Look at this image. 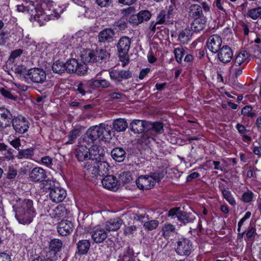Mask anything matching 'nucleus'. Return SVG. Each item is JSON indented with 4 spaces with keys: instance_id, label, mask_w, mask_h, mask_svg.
I'll list each match as a JSON object with an SVG mask.
<instances>
[{
    "instance_id": "obj_1",
    "label": "nucleus",
    "mask_w": 261,
    "mask_h": 261,
    "mask_svg": "<svg viewBox=\"0 0 261 261\" xmlns=\"http://www.w3.org/2000/svg\"><path fill=\"white\" fill-rule=\"evenodd\" d=\"M85 174H90L92 177L97 175L105 176L109 172V164L104 158L102 161L92 163L90 161L85 162L82 165Z\"/></svg>"
},
{
    "instance_id": "obj_2",
    "label": "nucleus",
    "mask_w": 261,
    "mask_h": 261,
    "mask_svg": "<svg viewBox=\"0 0 261 261\" xmlns=\"http://www.w3.org/2000/svg\"><path fill=\"white\" fill-rule=\"evenodd\" d=\"M110 54L106 49L96 47L95 49H86L81 55L82 61L85 64L89 63L106 62L109 59Z\"/></svg>"
},
{
    "instance_id": "obj_3",
    "label": "nucleus",
    "mask_w": 261,
    "mask_h": 261,
    "mask_svg": "<svg viewBox=\"0 0 261 261\" xmlns=\"http://www.w3.org/2000/svg\"><path fill=\"white\" fill-rule=\"evenodd\" d=\"M112 132L108 125L105 126L101 124L99 126H94L89 128L87 131V135L89 139L92 142L97 139L106 142L111 139Z\"/></svg>"
},
{
    "instance_id": "obj_4",
    "label": "nucleus",
    "mask_w": 261,
    "mask_h": 261,
    "mask_svg": "<svg viewBox=\"0 0 261 261\" xmlns=\"http://www.w3.org/2000/svg\"><path fill=\"white\" fill-rule=\"evenodd\" d=\"M131 43L130 39L128 37L123 36L118 41L117 45L119 60L122 62V66L124 67L129 62L128 52Z\"/></svg>"
},
{
    "instance_id": "obj_5",
    "label": "nucleus",
    "mask_w": 261,
    "mask_h": 261,
    "mask_svg": "<svg viewBox=\"0 0 261 261\" xmlns=\"http://www.w3.org/2000/svg\"><path fill=\"white\" fill-rule=\"evenodd\" d=\"M48 185L49 186L47 188L49 190V197L51 201L55 203L63 201L67 196L66 190L51 180H49Z\"/></svg>"
},
{
    "instance_id": "obj_6",
    "label": "nucleus",
    "mask_w": 261,
    "mask_h": 261,
    "mask_svg": "<svg viewBox=\"0 0 261 261\" xmlns=\"http://www.w3.org/2000/svg\"><path fill=\"white\" fill-rule=\"evenodd\" d=\"M174 249L178 255L187 257L189 256L192 251L193 244L188 238H179L176 241Z\"/></svg>"
},
{
    "instance_id": "obj_7",
    "label": "nucleus",
    "mask_w": 261,
    "mask_h": 261,
    "mask_svg": "<svg viewBox=\"0 0 261 261\" xmlns=\"http://www.w3.org/2000/svg\"><path fill=\"white\" fill-rule=\"evenodd\" d=\"M12 127L15 133L19 136L26 133L30 127V123L28 120L22 115L14 116L11 121Z\"/></svg>"
},
{
    "instance_id": "obj_8",
    "label": "nucleus",
    "mask_w": 261,
    "mask_h": 261,
    "mask_svg": "<svg viewBox=\"0 0 261 261\" xmlns=\"http://www.w3.org/2000/svg\"><path fill=\"white\" fill-rule=\"evenodd\" d=\"M46 71L41 68L35 67L29 69L27 74V83L33 82L35 84H43L46 80Z\"/></svg>"
},
{
    "instance_id": "obj_9",
    "label": "nucleus",
    "mask_w": 261,
    "mask_h": 261,
    "mask_svg": "<svg viewBox=\"0 0 261 261\" xmlns=\"http://www.w3.org/2000/svg\"><path fill=\"white\" fill-rule=\"evenodd\" d=\"M168 216L172 219L177 218L178 221L184 224L192 222L195 219V217L191 214H189L177 207L171 208L168 212Z\"/></svg>"
},
{
    "instance_id": "obj_10",
    "label": "nucleus",
    "mask_w": 261,
    "mask_h": 261,
    "mask_svg": "<svg viewBox=\"0 0 261 261\" xmlns=\"http://www.w3.org/2000/svg\"><path fill=\"white\" fill-rule=\"evenodd\" d=\"M87 64H79L75 59H70L65 63L66 72L68 73H75L79 75H84L87 70Z\"/></svg>"
},
{
    "instance_id": "obj_11",
    "label": "nucleus",
    "mask_w": 261,
    "mask_h": 261,
    "mask_svg": "<svg viewBox=\"0 0 261 261\" xmlns=\"http://www.w3.org/2000/svg\"><path fill=\"white\" fill-rule=\"evenodd\" d=\"M29 178L34 182H43L45 186H48L49 180H46V171L41 167L34 168L29 173Z\"/></svg>"
},
{
    "instance_id": "obj_12",
    "label": "nucleus",
    "mask_w": 261,
    "mask_h": 261,
    "mask_svg": "<svg viewBox=\"0 0 261 261\" xmlns=\"http://www.w3.org/2000/svg\"><path fill=\"white\" fill-rule=\"evenodd\" d=\"M109 75L111 80L118 83L132 77V73L129 70L113 69L109 71Z\"/></svg>"
},
{
    "instance_id": "obj_13",
    "label": "nucleus",
    "mask_w": 261,
    "mask_h": 261,
    "mask_svg": "<svg viewBox=\"0 0 261 261\" xmlns=\"http://www.w3.org/2000/svg\"><path fill=\"white\" fill-rule=\"evenodd\" d=\"M91 234L92 240L96 244L103 242L108 236L107 230L100 226L94 227L91 232Z\"/></svg>"
},
{
    "instance_id": "obj_14",
    "label": "nucleus",
    "mask_w": 261,
    "mask_h": 261,
    "mask_svg": "<svg viewBox=\"0 0 261 261\" xmlns=\"http://www.w3.org/2000/svg\"><path fill=\"white\" fill-rule=\"evenodd\" d=\"M89 150V161L92 163L102 161L105 158V153L103 149L97 145H92Z\"/></svg>"
},
{
    "instance_id": "obj_15",
    "label": "nucleus",
    "mask_w": 261,
    "mask_h": 261,
    "mask_svg": "<svg viewBox=\"0 0 261 261\" xmlns=\"http://www.w3.org/2000/svg\"><path fill=\"white\" fill-rule=\"evenodd\" d=\"M36 213L24 211L23 210H16L15 217L18 222L22 224H30L35 216Z\"/></svg>"
},
{
    "instance_id": "obj_16",
    "label": "nucleus",
    "mask_w": 261,
    "mask_h": 261,
    "mask_svg": "<svg viewBox=\"0 0 261 261\" xmlns=\"http://www.w3.org/2000/svg\"><path fill=\"white\" fill-rule=\"evenodd\" d=\"M207 46L213 53H217L221 49L222 39L220 36L213 35L210 37L207 41Z\"/></svg>"
},
{
    "instance_id": "obj_17",
    "label": "nucleus",
    "mask_w": 261,
    "mask_h": 261,
    "mask_svg": "<svg viewBox=\"0 0 261 261\" xmlns=\"http://www.w3.org/2000/svg\"><path fill=\"white\" fill-rule=\"evenodd\" d=\"M218 58L223 63L230 62L233 57L232 49L228 45H223L218 51Z\"/></svg>"
},
{
    "instance_id": "obj_18",
    "label": "nucleus",
    "mask_w": 261,
    "mask_h": 261,
    "mask_svg": "<svg viewBox=\"0 0 261 261\" xmlns=\"http://www.w3.org/2000/svg\"><path fill=\"white\" fill-rule=\"evenodd\" d=\"M73 230V225L70 221L62 220L58 224L57 231L59 234L62 236H67L71 233Z\"/></svg>"
},
{
    "instance_id": "obj_19",
    "label": "nucleus",
    "mask_w": 261,
    "mask_h": 261,
    "mask_svg": "<svg viewBox=\"0 0 261 261\" xmlns=\"http://www.w3.org/2000/svg\"><path fill=\"white\" fill-rule=\"evenodd\" d=\"M148 121L135 119L130 124V129L134 134H142L147 131Z\"/></svg>"
},
{
    "instance_id": "obj_20",
    "label": "nucleus",
    "mask_w": 261,
    "mask_h": 261,
    "mask_svg": "<svg viewBox=\"0 0 261 261\" xmlns=\"http://www.w3.org/2000/svg\"><path fill=\"white\" fill-rule=\"evenodd\" d=\"M13 117L10 111L5 108H0V127L6 128L10 125Z\"/></svg>"
},
{
    "instance_id": "obj_21",
    "label": "nucleus",
    "mask_w": 261,
    "mask_h": 261,
    "mask_svg": "<svg viewBox=\"0 0 261 261\" xmlns=\"http://www.w3.org/2000/svg\"><path fill=\"white\" fill-rule=\"evenodd\" d=\"M137 187L142 190H148L154 186L152 178L148 176H141L136 180Z\"/></svg>"
},
{
    "instance_id": "obj_22",
    "label": "nucleus",
    "mask_w": 261,
    "mask_h": 261,
    "mask_svg": "<svg viewBox=\"0 0 261 261\" xmlns=\"http://www.w3.org/2000/svg\"><path fill=\"white\" fill-rule=\"evenodd\" d=\"M89 150L86 145L79 146L75 150V155L79 162H84V163L89 161Z\"/></svg>"
},
{
    "instance_id": "obj_23",
    "label": "nucleus",
    "mask_w": 261,
    "mask_h": 261,
    "mask_svg": "<svg viewBox=\"0 0 261 261\" xmlns=\"http://www.w3.org/2000/svg\"><path fill=\"white\" fill-rule=\"evenodd\" d=\"M205 17H195L191 24V30L198 33L203 30L206 26Z\"/></svg>"
},
{
    "instance_id": "obj_24",
    "label": "nucleus",
    "mask_w": 261,
    "mask_h": 261,
    "mask_svg": "<svg viewBox=\"0 0 261 261\" xmlns=\"http://www.w3.org/2000/svg\"><path fill=\"white\" fill-rule=\"evenodd\" d=\"M155 134L149 131H145L137 140V143L142 146H147L150 143V140H154Z\"/></svg>"
},
{
    "instance_id": "obj_25",
    "label": "nucleus",
    "mask_w": 261,
    "mask_h": 261,
    "mask_svg": "<svg viewBox=\"0 0 261 261\" xmlns=\"http://www.w3.org/2000/svg\"><path fill=\"white\" fill-rule=\"evenodd\" d=\"M111 156L113 160L118 162H123L126 155L125 150L121 147H116L111 150Z\"/></svg>"
},
{
    "instance_id": "obj_26",
    "label": "nucleus",
    "mask_w": 261,
    "mask_h": 261,
    "mask_svg": "<svg viewBox=\"0 0 261 261\" xmlns=\"http://www.w3.org/2000/svg\"><path fill=\"white\" fill-rule=\"evenodd\" d=\"M101 183L105 188L113 190L116 188L118 180L114 175H106L101 180Z\"/></svg>"
},
{
    "instance_id": "obj_27",
    "label": "nucleus",
    "mask_w": 261,
    "mask_h": 261,
    "mask_svg": "<svg viewBox=\"0 0 261 261\" xmlns=\"http://www.w3.org/2000/svg\"><path fill=\"white\" fill-rule=\"evenodd\" d=\"M114 34L112 29H104L100 31L98 35V41L101 43L109 42L112 40Z\"/></svg>"
},
{
    "instance_id": "obj_28",
    "label": "nucleus",
    "mask_w": 261,
    "mask_h": 261,
    "mask_svg": "<svg viewBox=\"0 0 261 261\" xmlns=\"http://www.w3.org/2000/svg\"><path fill=\"white\" fill-rule=\"evenodd\" d=\"M123 223V220L119 217L107 221L105 223L106 230L116 231L120 228Z\"/></svg>"
},
{
    "instance_id": "obj_29",
    "label": "nucleus",
    "mask_w": 261,
    "mask_h": 261,
    "mask_svg": "<svg viewBox=\"0 0 261 261\" xmlns=\"http://www.w3.org/2000/svg\"><path fill=\"white\" fill-rule=\"evenodd\" d=\"M76 245L77 249L76 253L79 255H85L88 253L91 244L88 240H82L79 241Z\"/></svg>"
},
{
    "instance_id": "obj_30",
    "label": "nucleus",
    "mask_w": 261,
    "mask_h": 261,
    "mask_svg": "<svg viewBox=\"0 0 261 261\" xmlns=\"http://www.w3.org/2000/svg\"><path fill=\"white\" fill-rule=\"evenodd\" d=\"M92 81L80 82L77 85V90L82 95H85L86 93L90 92L93 88Z\"/></svg>"
},
{
    "instance_id": "obj_31",
    "label": "nucleus",
    "mask_w": 261,
    "mask_h": 261,
    "mask_svg": "<svg viewBox=\"0 0 261 261\" xmlns=\"http://www.w3.org/2000/svg\"><path fill=\"white\" fill-rule=\"evenodd\" d=\"M192 33L189 29L186 28L180 32L178 40L182 44H187L192 39Z\"/></svg>"
},
{
    "instance_id": "obj_32",
    "label": "nucleus",
    "mask_w": 261,
    "mask_h": 261,
    "mask_svg": "<svg viewBox=\"0 0 261 261\" xmlns=\"http://www.w3.org/2000/svg\"><path fill=\"white\" fill-rule=\"evenodd\" d=\"M147 131L152 132L155 134H160L161 132L164 130L163 123L160 121H155L154 122L148 121Z\"/></svg>"
},
{
    "instance_id": "obj_33",
    "label": "nucleus",
    "mask_w": 261,
    "mask_h": 261,
    "mask_svg": "<svg viewBox=\"0 0 261 261\" xmlns=\"http://www.w3.org/2000/svg\"><path fill=\"white\" fill-rule=\"evenodd\" d=\"M35 148L30 147L24 149H18L16 157L20 160L23 159H31L34 155Z\"/></svg>"
},
{
    "instance_id": "obj_34",
    "label": "nucleus",
    "mask_w": 261,
    "mask_h": 261,
    "mask_svg": "<svg viewBox=\"0 0 261 261\" xmlns=\"http://www.w3.org/2000/svg\"><path fill=\"white\" fill-rule=\"evenodd\" d=\"M62 246L63 243L61 240L58 239H52L49 243V251L55 254L61 250Z\"/></svg>"
},
{
    "instance_id": "obj_35",
    "label": "nucleus",
    "mask_w": 261,
    "mask_h": 261,
    "mask_svg": "<svg viewBox=\"0 0 261 261\" xmlns=\"http://www.w3.org/2000/svg\"><path fill=\"white\" fill-rule=\"evenodd\" d=\"M127 127V123L124 119H117L113 122V129L120 132L124 131Z\"/></svg>"
},
{
    "instance_id": "obj_36",
    "label": "nucleus",
    "mask_w": 261,
    "mask_h": 261,
    "mask_svg": "<svg viewBox=\"0 0 261 261\" xmlns=\"http://www.w3.org/2000/svg\"><path fill=\"white\" fill-rule=\"evenodd\" d=\"M12 70L19 76V79L23 80L26 82L28 71L24 66L15 65L12 67Z\"/></svg>"
},
{
    "instance_id": "obj_37",
    "label": "nucleus",
    "mask_w": 261,
    "mask_h": 261,
    "mask_svg": "<svg viewBox=\"0 0 261 261\" xmlns=\"http://www.w3.org/2000/svg\"><path fill=\"white\" fill-rule=\"evenodd\" d=\"M0 93L6 99L12 101H16L18 99L17 96L12 93V89L7 86L0 88Z\"/></svg>"
},
{
    "instance_id": "obj_38",
    "label": "nucleus",
    "mask_w": 261,
    "mask_h": 261,
    "mask_svg": "<svg viewBox=\"0 0 261 261\" xmlns=\"http://www.w3.org/2000/svg\"><path fill=\"white\" fill-rule=\"evenodd\" d=\"M21 206L17 207V210H23L24 211H28L36 213L33 207V202L29 199H24L21 203Z\"/></svg>"
},
{
    "instance_id": "obj_39",
    "label": "nucleus",
    "mask_w": 261,
    "mask_h": 261,
    "mask_svg": "<svg viewBox=\"0 0 261 261\" xmlns=\"http://www.w3.org/2000/svg\"><path fill=\"white\" fill-rule=\"evenodd\" d=\"M52 70L54 73L62 74L66 72L65 63L60 60L56 61L52 65Z\"/></svg>"
},
{
    "instance_id": "obj_40",
    "label": "nucleus",
    "mask_w": 261,
    "mask_h": 261,
    "mask_svg": "<svg viewBox=\"0 0 261 261\" xmlns=\"http://www.w3.org/2000/svg\"><path fill=\"white\" fill-rule=\"evenodd\" d=\"M249 56V54L247 51L245 50L240 53L235 58L233 66H240L246 61Z\"/></svg>"
},
{
    "instance_id": "obj_41",
    "label": "nucleus",
    "mask_w": 261,
    "mask_h": 261,
    "mask_svg": "<svg viewBox=\"0 0 261 261\" xmlns=\"http://www.w3.org/2000/svg\"><path fill=\"white\" fill-rule=\"evenodd\" d=\"M93 88H107L109 87H112V85L111 84L109 81L105 79H99L92 81Z\"/></svg>"
},
{
    "instance_id": "obj_42",
    "label": "nucleus",
    "mask_w": 261,
    "mask_h": 261,
    "mask_svg": "<svg viewBox=\"0 0 261 261\" xmlns=\"http://www.w3.org/2000/svg\"><path fill=\"white\" fill-rule=\"evenodd\" d=\"M175 227L170 224H165L162 229V235L164 238H168L172 233L175 232Z\"/></svg>"
},
{
    "instance_id": "obj_43",
    "label": "nucleus",
    "mask_w": 261,
    "mask_h": 261,
    "mask_svg": "<svg viewBox=\"0 0 261 261\" xmlns=\"http://www.w3.org/2000/svg\"><path fill=\"white\" fill-rule=\"evenodd\" d=\"M165 18L166 17H157L155 22L151 21L149 27L151 31L154 33L156 30V26H157L158 25L163 24L165 23L166 24L167 23L170 24L173 23V21L166 20L165 19Z\"/></svg>"
},
{
    "instance_id": "obj_44",
    "label": "nucleus",
    "mask_w": 261,
    "mask_h": 261,
    "mask_svg": "<svg viewBox=\"0 0 261 261\" xmlns=\"http://www.w3.org/2000/svg\"><path fill=\"white\" fill-rule=\"evenodd\" d=\"M81 134V129L80 128H74L71 130L68 136V140L65 143V144H72L74 143L77 137Z\"/></svg>"
},
{
    "instance_id": "obj_45",
    "label": "nucleus",
    "mask_w": 261,
    "mask_h": 261,
    "mask_svg": "<svg viewBox=\"0 0 261 261\" xmlns=\"http://www.w3.org/2000/svg\"><path fill=\"white\" fill-rule=\"evenodd\" d=\"M18 175V171L14 166H9L6 173L4 174L5 178L11 180L15 179Z\"/></svg>"
},
{
    "instance_id": "obj_46",
    "label": "nucleus",
    "mask_w": 261,
    "mask_h": 261,
    "mask_svg": "<svg viewBox=\"0 0 261 261\" xmlns=\"http://www.w3.org/2000/svg\"><path fill=\"white\" fill-rule=\"evenodd\" d=\"M202 12V8L198 5L194 4L190 7L189 13L191 16H200Z\"/></svg>"
},
{
    "instance_id": "obj_47",
    "label": "nucleus",
    "mask_w": 261,
    "mask_h": 261,
    "mask_svg": "<svg viewBox=\"0 0 261 261\" xmlns=\"http://www.w3.org/2000/svg\"><path fill=\"white\" fill-rule=\"evenodd\" d=\"M159 225V221L155 220H152L145 222L143 227L147 231L155 229Z\"/></svg>"
},
{
    "instance_id": "obj_48",
    "label": "nucleus",
    "mask_w": 261,
    "mask_h": 261,
    "mask_svg": "<svg viewBox=\"0 0 261 261\" xmlns=\"http://www.w3.org/2000/svg\"><path fill=\"white\" fill-rule=\"evenodd\" d=\"M185 49L182 47L176 48L174 50V54L176 61L178 63H181L183 56L185 55Z\"/></svg>"
},
{
    "instance_id": "obj_49",
    "label": "nucleus",
    "mask_w": 261,
    "mask_h": 261,
    "mask_svg": "<svg viewBox=\"0 0 261 261\" xmlns=\"http://www.w3.org/2000/svg\"><path fill=\"white\" fill-rule=\"evenodd\" d=\"M66 208L64 205H58L54 210L55 217L64 218L66 217Z\"/></svg>"
},
{
    "instance_id": "obj_50",
    "label": "nucleus",
    "mask_w": 261,
    "mask_h": 261,
    "mask_svg": "<svg viewBox=\"0 0 261 261\" xmlns=\"http://www.w3.org/2000/svg\"><path fill=\"white\" fill-rule=\"evenodd\" d=\"M256 234V228L253 226L249 227L246 234V238L245 240L247 241H253Z\"/></svg>"
},
{
    "instance_id": "obj_51",
    "label": "nucleus",
    "mask_w": 261,
    "mask_h": 261,
    "mask_svg": "<svg viewBox=\"0 0 261 261\" xmlns=\"http://www.w3.org/2000/svg\"><path fill=\"white\" fill-rule=\"evenodd\" d=\"M30 21L34 24L36 22L40 27L44 25L50 19L49 17H30Z\"/></svg>"
},
{
    "instance_id": "obj_52",
    "label": "nucleus",
    "mask_w": 261,
    "mask_h": 261,
    "mask_svg": "<svg viewBox=\"0 0 261 261\" xmlns=\"http://www.w3.org/2000/svg\"><path fill=\"white\" fill-rule=\"evenodd\" d=\"M151 17H129L128 23L135 25H137L143 22L144 20L145 21H148Z\"/></svg>"
},
{
    "instance_id": "obj_53",
    "label": "nucleus",
    "mask_w": 261,
    "mask_h": 261,
    "mask_svg": "<svg viewBox=\"0 0 261 261\" xmlns=\"http://www.w3.org/2000/svg\"><path fill=\"white\" fill-rule=\"evenodd\" d=\"M175 10V7L174 6L170 5L169 6H167L163 11L164 13L160 14L159 16H166V15L170 16V15H174Z\"/></svg>"
},
{
    "instance_id": "obj_54",
    "label": "nucleus",
    "mask_w": 261,
    "mask_h": 261,
    "mask_svg": "<svg viewBox=\"0 0 261 261\" xmlns=\"http://www.w3.org/2000/svg\"><path fill=\"white\" fill-rule=\"evenodd\" d=\"M119 178L123 184L128 183L132 180L131 173L129 171L123 172L120 175Z\"/></svg>"
},
{
    "instance_id": "obj_55",
    "label": "nucleus",
    "mask_w": 261,
    "mask_h": 261,
    "mask_svg": "<svg viewBox=\"0 0 261 261\" xmlns=\"http://www.w3.org/2000/svg\"><path fill=\"white\" fill-rule=\"evenodd\" d=\"M223 197L232 206L236 205V201L231 195L230 191H228L222 194Z\"/></svg>"
},
{
    "instance_id": "obj_56",
    "label": "nucleus",
    "mask_w": 261,
    "mask_h": 261,
    "mask_svg": "<svg viewBox=\"0 0 261 261\" xmlns=\"http://www.w3.org/2000/svg\"><path fill=\"white\" fill-rule=\"evenodd\" d=\"M253 198V193L251 191H247L243 193L242 196V200L244 202H250L252 201Z\"/></svg>"
},
{
    "instance_id": "obj_57",
    "label": "nucleus",
    "mask_w": 261,
    "mask_h": 261,
    "mask_svg": "<svg viewBox=\"0 0 261 261\" xmlns=\"http://www.w3.org/2000/svg\"><path fill=\"white\" fill-rule=\"evenodd\" d=\"M134 252L133 248L128 246L124 250L123 255L122 257H123L126 259L128 258V260H130L134 256Z\"/></svg>"
},
{
    "instance_id": "obj_58",
    "label": "nucleus",
    "mask_w": 261,
    "mask_h": 261,
    "mask_svg": "<svg viewBox=\"0 0 261 261\" xmlns=\"http://www.w3.org/2000/svg\"><path fill=\"white\" fill-rule=\"evenodd\" d=\"M137 228L138 226L136 224L128 226H125L124 229V233L125 235L133 234Z\"/></svg>"
},
{
    "instance_id": "obj_59",
    "label": "nucleus",
    "mask_w": 261,
    "mask_h": 261,
    "mask_svg": "<svg viewBox=\"0 0 261 261\" xmlns=\"http://www.w3.org/2000/svg\"><path fill=\"white\" fill-rule=\"evenodd\" d=\"M9 32L2 31L0 32V45H4L9 39Z\"/></svg>"
},
{
    "instance_id": "obj_60",
    "label": "nucleus",
    "mask_w": 261,
    "mask_h": 261,
    "mask_svg": "<svg viewBox=\"0 0 261 261\" xmlns=\"http://www.w3.org/2000/svg\"><path fill=\"white\" fill-rule=\"evenodd\" d=\"M22 53L23 50L22 49L19 48L14 50L11 52L9 60L10 61L11 60H14L16 58L20 57Z\"/></svg>"
},
{
    "instance_id": "obj_61",
    "label": "nucleus",
    "mask_w": 261,
    "mask_h": 261,
    "mask_svg": "<svg viewBox=\"0 0 261 261\" xmlns=\"http://www.w3.org/2000/svg\"><path fill=\"white\" fill-rule=\"evenodd\" d=\"M164 176V174L163 171H159L155 173H154L151 176L152 180L153 179L155 181L159 182L161 179L163 178Z\"/></svg>"
},
{
    "instance_id": "obj_62",
    "label": "nucleus",
    "mask_w": 261,
    "mask_h": 261,
    "mask_svg": "<svg viewBox=\"0 0 261 261\" xmlns=\"http://www.w3.org/2000/svg\"><path fill=\"white\" fill-rule=\"evenodd\" d=\"M136 12V9L134 6L129 7L123 10V14L125 16L130 15V16H133Z\"/></svg>"
},
{
    "instance_id": "obj_63",
    "label": "nucleus",
    "mask_w": 261,
    "mask_h": 261,
    "mask_svg": "<svg viewBox=\"0 0 261 261\" xmlns=\"http://www.w3.org/2000/svg\"><path fill=\"white\" fill-rule=\"evenodd\" d=\"M261 14V7L252 9L249 11V16H259Z\"/></svg>"
},
{
    "instance_id": "obj_64",
    "label": "nucleus",
    "mask_w": 261,
    "mask_h": 261,
    "mask_svg": "<svg viewBox=\"0 0 261 261\" xmlns=\"http://www.w3.org/2000/svg\"><path fill=\"white\" fill-rule=\"evenodd\" d=\"M10 144L15 149L18 150L21 146L20 139L19 138H16L10 142Z\"/></svg>"
}]
</instances>
